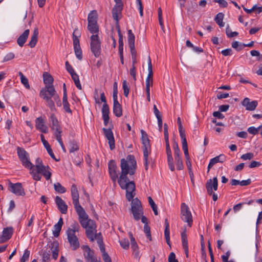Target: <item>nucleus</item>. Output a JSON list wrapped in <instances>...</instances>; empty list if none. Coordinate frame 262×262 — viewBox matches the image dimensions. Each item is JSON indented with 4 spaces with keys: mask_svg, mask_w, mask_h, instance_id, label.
Here are the masks:
<instances>
[{
    "mask_svg": "<svg viewBox=\"0 0 262 262\" xmlns=\"http://www.w3.org/2000/svg\"><path fill=\"white\" fill-rule=\"evenodd\" d=\"M121 173L118 179V183L122 189L126 190L125 196L130 201L135 196L136 186L133 181H129L127 174H135L137 168V162L134 155H128L125 159L120 160Z\"/></svg>",
    "mask_w": 262,
    "mask_h": 262,
    "instance_id": "nucleus-1",
    "label": "nucleus"
},
{
    "mask_svg": "<svg viewBox=\"0 0 262 262\" xmlns=\"http://www.w3.org/2000/svg\"><path fill=\"white\" fill-rule=\"evenodd\" d=\"M43 80L45 86L42 88L39 93L40 97L46 101L47 105L52 111H56L54 103L58 106L61 105L60 98L53 85V78L47 72L43 74Z\"/></svg>",
    "mask_w": 262,
    "mask_h": 262,
    "instance_id": "nucleus-2",
    "label": "nucleus"
},
{
    "mask_svg": "<svg viewBox=\"0 0 262 262\" xmlns=\"http://www.w3.org/2000/svg\"><path fill=\"white\" fill-rule=\"evenodd\" d=\"M79 221L82 227L85 229V233L87 237L91 241L97 239L98 235L100 233H96L97 226L95 222L91 219H88V215L85 212L78 214Z\"/></svg>",
    "mask_w": 262,
    "mask_h": 262,
    "instance_id": "nucleus-3",
    "label": "nucleus"
},
{
    "mask_svg": "<svg viewBox=\"0 0 262 262\" xmlns=\"http://www.w3.org/2000/svg\"><path fill=\"white\" fill-rule=\"evenodd\" d=\"M34 180L40 181L41 179V174L47 180L51 179L52 176L51 169L49 166L34 165Z\"/></svg>",
    "mask_w": 262,
    "mask_h": 262,
    "instance_id": "nucleus-4",
    "label": "nucleus"
},
{
    "mask_svg": "<svg viewBox=\"0 0 262 262\" xmlns=\"http://www.w3.org/2000/svg\"><path fill=\"white\" fill-rule=\"evenodd\" d=\"M168 125L166 123L164 124V140L166 144V152L167 156V163L168 167L171 171L174 170V166L173 163V158L172 156L171 151L170 147L169 139H168Z\"/></svg>",
    "mask_w": 262,
    "mask_h": 262,
    "instance_id": "nucleus-5",
    "label": "nucleus"
},
{
    "mask_svg": "<svg viewBox=\"0 0 262 262\" xmlns=\"http://www.w3.org/2000/svg\"><path fill=\"white\" fill-rule=\"evenodd\" d=\"M130 211L135 221H139L143 214V209L141 203L138 198L132 199Z\"/></svg>",
    "mask_w": 262,
    "mask_h": 262,
    "instance_id": "nucleus-6",
    "label": "nucleus"
},
{
    "mask_svg": "<svg viewBox=\"0 0 262 262\" xmlns=\"http://www.w3.org/2000/svg\"><path fill=\"white\" fill-rule=\"evenodd\" d=\"M71 195L73 200V203L75 209L77 214H81L85 212L83 207L80 205L79 202V193L75 184H73L71 188Z\"/></svg>",
    "mask_w": 262,
    "mask_h": 262,
    "instance_id": "nucleus-7",
    "label": "nucleus"
},
{
    "mask_svg": "<svg viewBox=\"0 0 262 262\" xmlns=\"http://www.w3.org/2000/svg\"><path fill=\"white\" fill-rule=\"evenodd\" d=\"M17 153L19 159L21 161L23 165L26 168H30V173L32 174L33 170H32V164L29 160V157L28 154L25 150L24 149L17 147Z\"/></svg>",
    "mask_w": 262,
    "mask_h": 262,
    "instance_id": "nucleus-8",
    "label": "nucleus"
},
{
    "mask_svg": "<svg viewBox=\"0 0 262 262\" xmlns=\"http://www.w3.org/2000/svg\"><path fill=\"white\" fill-rule=\"evenodd\" d=\"M91 50L95 57H98L101 54V41L98 34L91 36Z\"/></svg>",
    "mask_w": 262,
    "mask_h": 262,
    "instance_id": "nucleus-9",
    "label": "nucleus"
},
{
    "mask_svg": "<svg viewBox=\"0 0 262 262\" xmlns=\"http://www.w3.org/2000/svg\"><path fill=\"white\" fill-rule=\"evenodd\" d=\"M181 215L182 220L187 223L188 226L191 227L193 222L192 214L188 206L184 203L181 204Z\"/></svg>",
    "mask_w": 262,
    "mask_h": 262,
    "instance_id": "nucleus-10",
    "label": "nucleus"
},
{
    "mask_svg": "<svg viewBox=\"0 0 262 262\" xmlns=\"http://www.w3.org/2000/svg\"><path fill=\"white\" fill-rule=\"evenodd\" d=\"M108 173L111 179L113 181L114 186H116L117 179L118 178L119 170L116 162L114 160H111L108 163Z\"/></svg>",
    "mask_w": 262,
    "mask_h": 262,
    "instance_id": "nucleus-11",
    "label": "nucleus"
},
{
    "mask_svg": "<svg viewBox=\"0 0 262 262\" xmlns=\"http://www.w3.org/2000/svg\"><path fill=\"white\" fill-rule=\"evenodd\" d=\"M50 121L51 122V129L55 132L54 135L55 137L57 135H61L62 130L59 122L54 114H52L49 119Z\"/></svg>",
    "mask_w": 262,
    "mask_h": 262,
    "instance_id": "nucleus-12",
    "label": "nucleus"
},
{
    "mask_svg": "<svg viewBox=\"0 0 262 262\" xmlns=\"http://www.w3.org/2000/svg\"><path fill=\"white\" fill-rule=\"evenodd\" d=\"M102 130L105 137L108 141V144L111 150L114 149L115 147V139L111 128H103Z\"/></svg>",
    "mask_w": 262,
    "mask_h": 262,
    "instance_id": "nucleus-13",
    "label": "nucleus"
},
{
    "mask_svg": "<svg viewBox=\"0 0 262 262\" xmlns=\"http://www.w3.org/2000/svg\"><path fill=\"white\" fill-rule=\"evenodd\" d=\"M68 241L73 250H76L80 247V244L78 237L75 234L67 233Z\"/></svg>",
    "mask_w": 262,
    "mask_h": 262,
    "instance_id": "nucleus-14",
    "label": "nucleus"
},
{
    "mask_svg": "<svg viewBox=\"0 0 262 262\" xmlns=\"http://www.w3.org/2000/svg\"><path fill=\"white\" fill-rule=\"evenodd\" d=\"M242 104L245 107L246 110L252 111L255 110L257 106L258 102L256 100L250 101L249 98H245L242 102Z\"/></svg>",
    "mask_w": 262,
    "mask_h": 262,
    "instance_id": "nucleus-15",
    "label": "nucleus"
},
{
    "mask_svg": "<svg viewBox=\"0 0 262 262\" xmlns=\"http://www.w3.org/2000/svg\"><path fill=\"white\" fill-rule=\"evenodd\" d=\"M13 233V229L11 227H7L3 229L2 235H0V243H3L9 240Z\"/></svg>",
    "mask_w": 262,
    "mask_h": 262,
    "instance_id": "nucleus-16",
    "label": "nucleus"
},
{
    "mask_svg": "<svg viewBox=\"0 0 262 262\" xmlns=\"http://www.w3.org/2000/svg\"><path fill=\"white\" fill-rule=\"evenodd\" d=\"M226 157L224 154L215 157L210 159L207 167V172H209L210 168L217 163H223L225 161Z\"/></svg>",
    "mask_w": 262,
    "mask_h": 262,
    "instance_id": "nucleus-17",
    "label": "nucleus"
},
{
    "mask_svg": "<svg viewBox=\"0 0 262 262\" xmlns=\"http://www.w3.org/2000/svg\"><path fill=\"white\" fill-rule=\"evenodd\" d=\"M10 190L13 193L17 195H24L25 192L22 188L21 184L20 183H17L13 184L12 183H10Z\"/></svg>",
    "mask_w": 262,
    "mask_h": 262,
    "instance_id": "nucleus-18",
    "label": "nucleus"
},
{
    "mask_svg": "<svg viewBox=\"0 0 262 262\" xmlns=\"http://www.w3.org/2000/svg\"><path fill=\"white\" fill-rule=\"evenodd\" d=\"M141 140L143 144L142 149L145 150V153L147 152V150H151V147L149 143V140L148 138V135L143 130H141Z\"/></svg>",
    "mask_w": 262,
    "mask_h": 262,
    "instance_id": "nucleus-19",
    "label": "nucleus"
},
{
    "mask_svg": "<svg viewBox=\"0 0 262 262\" xmlns=\"http://www.w3.org/2000/svg\"><path fill=\"white\" fill-rule=\"evenodd\" d=\"M55 201L60 212L62 214H66L68 210V206L65 202L59 196H56Z\"/></svg>",
    "mask_w": 262,
    "mask_h": 262,
    "instance_id": "nucleus-20",
    "label": "nucleus"
},
{
    "mask_svg": "<svg viewBox=\"0 0 262 262\" xmlns=\"http://www.w3.org/2000/svg\"><path fill=\"white\" fill-rule=\"evenodd\" d=\"M35 126L37 129L43 133H47L48 132V127L45 124V120L42 117L36 118L35 120Z\"/></svg>",
    "mask_w": 262,
    "mask_h": 262,
    "instance_id": "nucleus-21",
    "label": "nucleus"
},
{
    "mask_svg": "<svg viewBox=\"0 0 262 262\" xmlns=\"http://www.w3.org/2000/svg\"><path fill=\"white\" fill-rule=\"evenodd\" d=\"M150 152L151 150H147V152L146 154L145 150H143L144 165L145 167V169L146 170H148L149 164H150L151 166H153L154 165V161L152 160V159L151 158H148V155L150 153Z\"/></svg>",
    "mask_w": 262,
    "mask_h": 262,
    "instance_id": "nucleus-22",
    "label": "nucleus"
},
{
    "mask_svg": "<svg viewBox=\"0 0 262 262\" xmlns=\"http://www.w3.org/2000/svg\"><path fill=\"white\" fill-rule=\"evenodd\" d=\"M51 250L52 253V257L56 259L58 256L59 252V243L57 241H53L51 243Z\"/></svg>",
    "mask_w": 262,
    "mask_h": 262,
    "instance_id": "nucleus-23",
    "label": "nucleus"
},
{
    "mask_svg": "<svg viewBox=\"0 0 262 262\" xmlns=\"http://www.w3.org/2000/svg\"><path fill=\"white\" fill-rule=\"evenodd\" d=\"M63 224V219L62 217H60L57 223L53 227V234L54 237L59 236Z\"/></svg>",
    "mask_w": 262,
    "mask_h": 262,
    "instance_id": "nucleus-24",
    "label": "nucleus"
},
{
    "mask_svg": "<svg viewBox=\"0 0 262 262\" xmlns=\"http://www.w3.org/2000/svg\"><path fill=\"white\" fill-rule=\"evenodd\" d=\"M181 238H182V243L183 249L185 251V253L186 254V256L187 257H188V241L187 237L186 231H184L181 233Z\"/></svg>",
    "mask_w": 262,
    "mask_h": 262,
    "instance_id": "nucleus-25",
    "label": "nucleus"
},
{
    "mask_svg": "<svg viewBox=\"0 0 262 262\" xmlns=\"http://www.w3.org/2000/svg\"><path fill=\"white\" fill-rule=\"evenodd\" d=\"M84 257L88 261L97 262V259L94 256V252L91 250L89 246L86 247V253L84 254Z\"/></svg>",
    "mask_w": 262,
    "mask_h": 262,
    "instance_id": "nucleus-26",
    "label": "nucleus"
},
{
    "mask_svg": "<svg viewBox=\"0 0 262 262\" xmlns=\"http://www.w3.org/2000/svg\"><path fill=\"white\" fill-rule=\"evenodd\" d=\"M29 34V30H26L17 38V43L20 47H23L26 41Z\"/></svg>",
    "mask_w": 262,
    "mask_h": 262,
    "instance_id": "nucleus-27",
    "label": "nucleus"
},
{
    "mask_svg": "<svg viewBox=\"0 0 262 262\" xmlns=\"http://www.w3.org/2000/svg\"><path fill=\"white\" fill-rule=\"evenodd\" d=\"M80 37V33L79 32L78 30L76 28L72 34L73 41V46L74 48H79L80 43H79V38Z\"/></svg>",
    "mask_w": 262,
    "mask_h": 262,
    "instance_id": "nucleus-28",
    "label": "nucleus"
},
{
    "mask_svg": "<svg viewBox=\"0 0 262 262\" xmlns=\"http://www.w3.org/2000/svg\"><path fill=\"white\" fill-rule=\"evenodd\" d=\"M113 113L118 117L122 115V106L118 101L113 102Z\"/></svg>",
    "mask_w": 262,
    "mask_h": 262,
    "instance_id": "nucleus-29",
    "label": "nucleus"
},
{
    "mask_svg": "<svg viewBox=\"0 0 262 262\" xmlns=\"http://www.w3.org/2000/svg\"><path fill=\"white\" fill-rule=\"evenodd\" d=\"M123 7L120 6H114L112 9V16L117 23L119 20V14H121Z\"/></svg>",
    "mask_w": 262,
    "mask_h": 262,
    "instance_id": "nucleus-30",
    "label": "nucleus"
},
{
    "mask_svg": "<svg viewBox=\"0 0 262 262\" xmlns=\"http://www.w3.org/2000/svg\"><path fill=\"white\" fill-rule=\"evenodd\" d=\"M164 235L166 243L170 247L169 226L167 219L165 220Z\"/></svg>",
    "mask_w": 262,
    "mask_h": 262,
    "instance_id": "nucleus-31",
    "label": "nucleus"
},
{
    "mask_svg": "<svg viewBox=\"0 0 262 262\" xmlns=\"http://www.w3.org/2000/svg\"><path fill=\"white\" fill-rule=\"evenodd\" d=\"M88 23H97V13L96 10H93L90 12L88 16Z\"/></svg>",
    "mask_w": 262,
    "mask_h": 262,
    "instance_id": "nucleus-32",
    "label": "nucleus"
},
{
    "mask_svg": "<svg viewBox=\"0 0 262 262\" xmlns=\"http://www.w3.org/2000/svg\"><path fill=\"white\" fill-rule=\"evenodd\" d=\"M62 103L65 111L67 113H71L72 111L70 108V104L68 101L67 94L66 92H64V95H63Z\"/></svg>",
    "mask_w": 262,
    "mask_h": 262,
    "instance_id": "nucleus-33",
    "label": "nucleus"
},
{
    "mask_svg": "<svg viewBox=\"0 0 262 262\" xmlns=\"http://www.w3.org/2000/svg\"><path fill=\"white\" fill-rule=\"evenodd\" d=\"M88 29L91 33L93 34V35H95L94 34H97L99 31L97 23H88Z\"/></svg>",
    "mask_w": 262,
    "mask_h": 262,
    "instance_id": "nucleus-34",
    "label": "nucleus"
},
{
    "mask_svg": "<svg viewBox=\"0 0 262 262\" xmlns=\"http://www.w3.org/2000/svg\"><path fill=\"white\" fill-rule=\"evenodd\" d=\"M80 228L78 223L75 222L71 225V227L68 229L66 233H72L73 232V234H75L76 232L79 231Z\"/></svg>",
    "mask_w": 262,
    "mask_h": 262,
    "instance_id": "nucleus-35",
    "label": "nucleus"
},
{
    "mask_svg": "<svg viewBox=\"0 0 262 262\" xmlns=\"http://www.w3.org/2000/svg\"><path fill=\"white\" fill-rule=\"evenodd\" d=\"M224 17V14L223 13L220 12L217 14L214 18L215 21L221 28L223 27L225 25V23L223 21Z\"/></svg>",
    "mask_w": 262,
    "mask_h": 262,
    "instance_id": "nucleus-36",
    "label": "nucleus"
},
{
    "mask_svg": "<svg viewBox=\"0 0 262 262\" xmlns=\"http://www.w3.org/2000/svg\"><path fill=\"white\" fill-rule=\"evenodd\" d=\"M69 147V151L70 153L78 151L79 149L77 142L74 140L70 141Z\"/></svg>",
    "mask_w": 262,
    "mask_h": 262,
    "instance_id": "nucleus-37",
    "label": "nucleus"
},
{
    "mask_svg": "<svg viewBox=\"0 0 262 262\" xmlns=\"http://www.w3.org/2000/svg\"><path fill=\"white\" fill-rule=\"evenodd\" d=\"M148 74L147 75V77L146 78H148L150 79V82H151V85H152L153 84V72L152 70V64H151V59L149 56H148Z\"/></svg>",
    "mask_w": 262,
    "mask_h": 262,
    "instance_id": "nucleus-38",
    "label": "nucleus"
},
{
    "mask_svg": "<svg viewBox=\"0 0 262 262\" xmlns=\"http://www.w3.org/2000/svg\"><path fill=\"white\" fill-rule=\"evenodd\" d=\"M135 37L131 30H128L127 41L129 46L135 45Z\"/></svg>",
    "mask_w": 262,
    "mask_h": 262,
    "instance_id": "nucleus-39",
    "label": "nucleus"
},
{
    "mask_svg": "<svg viewBox=\"0 0 262 262\" xmlns=\"http://www.w3.org/2000/svg\"><path fill=\"white\" fill-rule=\"evenodd\" d=\"M148 201L150 207H151L154 212V214L156 215H157L158 214L157 206L156 205V204H155V203L154 202V201L150 196L148 197Z\"/></svg>",
    "mask_w": 262,
    "mask_h": 262,
    "instance_id": "nucleus-40",
    "label": "nucleus"
},
{
    "mask_svg": "<svg viewBox=\"0 0 262 262\" xmlns=\"http://www.w3.org/2000/svg\"><path fill=\"white\" fill-rule=\"evenodd\" d=\"M97 240V243L99 245L100 250L102 253L104 254L105 253H106L105 251V247L104 244H103L102 236L101 235V234H99L98 235V238Z\"/></svg>",
    "mask_w": 262,
    "mask_h": 262,
    "instance_id": "nucleus-41",
    "label": "nucleus"
},
{
    "mask_svg": "<svg viewBox=\"0 0 262 262\" xmlns=\"http://www.w3.org/2000/svg\"><path fill=\"white\" fill-rule=\"evenodd\" d=\"M213 179L208 180L206 183V189L207 193L211 195L212 191Z\"/></svg>",
    "mask_w": 262,
    "mask_h": 262,
    "instance_id": "nucleus-42",
    "label": "nucleus"
},
{
    "mask_svg": "<svg viewBox=\"0 0 262 262\" xmlns=\"http://www.w3.org/2000/svg\"><path fill=\"white\" fill-rule=\"evenodd\" d=\"M55 190L58 193H63L66 191V189L60 183H56L54 184Z\"/></svg>",
    "mask_w": 262,
    "mask_h": 262,
    "instance_id": "nucleus-43",
    "label": "nucleus"
},
{
    "mask_svg": "<svg viewBox=\"0 0 262 262\" xmlns=\"http://www.w3.org/2000/svg\"><path fill=\"white\" fill-rule=\"evenodd\" d=\"M19 76H20L21 82L24 85L26 88L29 89L30 85L28 82V79L24 75L22 72H19L18 73Z\"/></svg>",
    "mask_w": 262,
    "mask_h": 262,
    "instance_id": "nucleus-44",
    "label": "nucleus"
},
{
    "mask_svg": "<svg viewBox=\"0 0 262 262\" xmlns=\"http://www.w3.org/2000/svg\"><path fill=\"white\" fill-rule=\"evenodd\" d=\"M176 164L177 165V168L179 170H182L183 169V165L182 160L180 156L174 157Z\"/></svg>",
    "mask_w": 262,
    "mask_h": 262,
    "instance_id": "nucleus-45",
    "label": "nucleus"
},
{
    "mask_svg": "<svg viewBox=\"0 0 262 262\" xmlns=\"http://www.w3.org/2000/svg\"><path fill=\"white\" fill-rule=\"evenodd\" d=\"M198 8V4L196 2H191L190 5L187 8L188 14L193 13Z\"/></svg>",
    "mask_w": 262,
    "mask_h": 262,
    "instance_id": "nucleus-46",
    "label": "nucleus"
},
{
    "mask_svg": "<svg viewBox=\"0 0 262 262\" xmlns=\"http://www.w3.org/2000/svg\"><path fill=\"white\" fill-rule=\"evenodd\" d=\"M110 113L109 107L107 104H103L102 108V118L108 117Z\"/></svg>",
    "mask_w": 262,
    "mask_h": 262,
    "instance_id": "nucleus-47",
    "label": "nucleus"
},
{
    "mask_svg": "<svg viewBox=\"0 0 262 262\" xmlns=\"http://www.w3.org/2000/svg\"><path fill=\"white\" fill-rule=\"evenodd\" d=\"M226 33L227 36L229 38H232L238 35V33L237 32H232L229 29V25L227 26L226 30Z\"/></svg>",
    "mask_w": 262,
    "mask_h": 262,
    "instance_id": "nucleus-48",
    "label": "nucleus"
},
{
    "mask_svg": "<svg viewBox=\"0 0 262 262\" xmlns=\"http://www.w3.org/2000/svg\"><path fill=\"white\" fill-rule=\"evenodd\" d=\"M180 136L182 139V148H187V143L185 132L180 133Z\"/></svg>",
    "mask_w": 262,
    "mask_h": 262,
    "instance_id": "nucleus-49",
    "label": "nucleus"
},
{
    "mask_svg": "<svg viewBox=\"0 0 262 262\" xmlns=\"http://www.w3.org/2000/svg\"><path fill=\"white\" fill-rule=\"evenodd\" d=\"M122 87H123V89L124 95L126 97H127L128 95V94H129V89L128 86L127 85L126 81L125 80H123V81Z\"/></svg>",
    "mask_w": 262,
    "mask_h": 262,
    "instance_id": "nucleus-50",
    "label": "nucleus"
},
{
    "mask_svg": "<svg viewBox=\"0 0 262 262\" xmlns=\"http://www.w3.org/2000/svg\"><path fill=\"white\" fill-rule=\"evenodd\" d=\"M120 244L124 249H127L129 248V243L127 238H124L120 241Z\"/></svg>",
    "mask_w": 262,
    "mask_h": 262,
    "instance_id": "nucleus-51",
    "label": "nucleus"
},
{
    "mask_svg": "<svg viewBox=\"0 0 262 262\" xmlns=\"http://www.w3.org/2000/svg\"><path fill=\"white\" fill-rule=\"evenodd\" d=\"M241 43L237 41H234L232 43V47L237 51H239L243 49V47L241 46Z\"/></svg>",
    "mask_w": 262,
    "mask_h": 262,
    "instance_id": "nucleus-52",
    "label": "nucleus"
},
{
    "mask_svg": "<svg viewBox=\"0 0 262 262\" xmlns=\"http://www.w3.org/2000/svg\"><path fill=\"white\" fill-rule=\"evenodd\" d=\"M74 49L75 55L76 56L77 58L79 60H81L82 58V51H81L80 47H79L78 48H74Z\"/></svg>",
    "mask_w": 262,
    "mask_h": 262,
    "instance_id": "nucleus-53",
    "label": "nucleus"
},
{
    "mask_svg": "<svg viewBox=\"0 0 262 262\" xmlns=\"http://www.w3.org/2000/svg\"><path fill=\"white\" fill-rule=\"evenodd\" d=\"M144 231L146 234L147 238L149 241H151V235L150 234V227L148 225H144Z\"/></svg>",
    "mask_w": 262,
    "mask_h": 262,
    "instance_id": "nucleus-54",
    "label": "nucleus"
},
{
    "mask_svg": "<svg viewBox=\"0 0 262 262\" xmlns=\"http://www.w3.org/2000/svg\"><path fill=\"white\" fill-rule=\"evenodd\" d=\"M30 256V251L26 250L20 259V262H26L29 259Z\"/></svg>",
    "mask_w": 262,
    "mask_h": 262,
    "instance_id": "nucleus-55",
    "label": "nucleus"
},
{
    "mask_svg": "<svg viewBox=\"0 0 262 262\" xmlns=\"http://www.w3.org/2000/svg\"><path fill=\"white\" fill-rule=\"evenodd\" d=\"M254 157V154L252 152H248L241 156V158L243 160H251Z\"/></svg>",
    "mask_w": 262,
    "mask_h": 262,
    "instance_id": "nucleus-56",
    "label": "nucleus"
},
{
    "mask_svg": "<svg viewBox=\"0 0 262 262\" xmlns=\"http://www.w3.org/2000/svg\"><path fill=\"white\" fill-rule=\"evenodd\" d=\"M173 150H174V157L180 156V150L179 148L178 144L176 142H174L173 144Z\"/></svg>",
    "mask_w": 262,
    "mask_h": 262,
    "instance_id": "nucleus-57",
    "label": "nucleus"
},
{
    "mask_svg": "<svg viewBox=\"0 0 262 262\" xmlns=\"http://www.w3.org/2000/svg\"><path fill=\"white\" fill-rule=\"evenodd\" d=\"M56 140H57V141L58 142V143H59L63 151L64 152H66V149L64 146V144H63V143L62 141V139H61V135H59L58 136L57 135L56 136Z\"/></svg>",
    "mask_w": 262,
    "mask_h": 262,
    "instance_id": "nucleus-58",
    "label": "nucleus"
},
{
    "mask_svg": "<svg viewBox=\"0 0 262 262\" xmlns=\"http://www.w3.org/2000/svg\"><path fill=\"white\" fill-rule=\"evenodd\" d=\"M130 242H131V248L133 249V251L136 250L137 249H138V245L135 241V238L133 237V235H132V237H130Z\"/></svg>",
    "mask_w": 262,
    "mask_h": 262,
    "instance_id": "nucleus-59",
    "label": "nucleus"
},
{
    "mask_svg": "<svg viewBox=\"0 0 262 262\" xmlns=\"http://www.w3.org/2000/svg\"><path fill=\"white\" fill-rule=\"evenodd\" d=\"M248 133L251 135H255L257 134L259 132L257 128H256L254 126L249 127L247 129Z\"/></svg>",
    "mask_w": 262,
    "mask_h": 262,
    "instance_id": "nucleus-60",
    "label": "nucleus"
},
{
    "mask_svg": "<svg viewBox=\"0 0 262 262\" xmlns=\"http://www.w3.org/2000/svg\"><path fill=\"white\" fill-rule=\"evenodd\" d=\"M168 262H178L177 259L176 258V255L174 252H172L170 253L168 258Z\"/></svg>",
    "mask_w": 262,
    "mask_h": 262,
    "instance_id": "nucleus-61",
    "label": "nucleus"
},
{
    "mask_svg": "<svg viewBox=\"0 0 262 262\" xmlns=\"http://www.w3.org/2000/svg\"><path fill=\"white\" fill-rule=\"evenodd\" d=\"M213 2L218 3L221 7L226 8L228 6V3L225 0H213Z\"/></svg>",
    "mask_w": 262,
    "mask_h": 262,
    "instance_id": "nucleus-62",
    "label": "nucleus"
},
{
    "mask_svg": "<svg viewBox=\"0 0 262 262\" xmlns=\"http://www.w3.org/2000/svg\"><path fill=\"white\" fill-rule=\"evenodd\" d=\"M14 58V54L13 53H8L4 58L3 61L6 62L12 60Z\"/></svg>",
    "mask_w": 262,
    "mask_h": 262,
    "instance_id": "nucleus-63",
    "label": "nucleus"
},
{
    "mask_svg": "<svg viewBox=\"0 0 262 262\" xmlns=\"http://www.w3.org/2000/svg\"><path fill=\"white\" fill-rule=\"evenodd\" d=\"M65 65H66V70L70 74L75 72L74 70L73 69L72 67L70 65V64L69 63V62L68 61H67L66 62Z\"/></svg>",
    "mask_w": 262,
    "mask_h": 262,
    "instance_id": "nucleus-64",
    "label": "nucleus"
}]
</instances>
